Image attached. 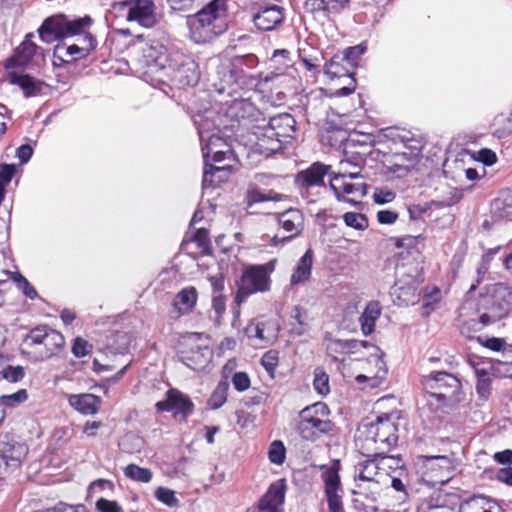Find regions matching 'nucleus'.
<instances>
[{
	"instance_id": "obj_13",
	"label": "nucleus",
	"mask_w": 512,
	"mask_h": 512,
	"mask_svg": "<svg viewBox=\"0 0 512 512\" xmlns=\"http://www.w3.org/2000/svg\"><path fill=\"white\" fill-rule=\"evenodd\" d=\"M347 178L349 176L342 175L341 171L331 174L330 188L339 201L356 205L366 195L367 185L363 182L350 183Z\"/></svg>"
},
{
	"instance_id": "obj_4",
	"label": "nucleus",
	"mask_w": 512,
	"mask_h": 512,
	"mask_svg": "<svg viewBox=\"0 0 512 512\" xmlns=\"http://www.w3.org/2000/svg\"><path fill=\"white\" fill-rule=\"evenodd\" d=\"M296 121L291 114L283 113L273 116L263 127H258V145L267 155L282 150L283 146L294 138Z\"/></svg>"
},
{
	"instance_id": "obj_15",
	"label": "nucleus",
	"mask_w": 512,
	"mask_h": 512,
	"mask_svg": "<svg viewBox=\"0 0 512 512\" xmlns=\"http://www.w3.org/2000/svg\"><path fill=\"white\" fill-rule=\"evenodd\" d=\"M420 149L413 147L409 152H396L386 155L383 160L384 168L396 178L406 176L419 162Z\"/></svg>"
},
{
	"instance_id": "obj_17",
	"label": "nucleus",
	"mask_w": 512,
	"mask_h": 512,
	"mask_svg": "<svg viewBox=\"0 0 512 512\" xmlns=\"http://www.w3.org/2000/svg\"><path fill=\"white\" fill-rule=\"evenodd\" d=\"M28 453V448L22 443L15 442L7 435L0 437V467L18 468Z\"/></svg>"
},
{
	"instance_id": "obj_45",
	"label": "nucleus",
	"mask_w": 512,
	"mask_h": 512,
	"mask_svg": "<svg viewBox=\"0 0 512 512\" xmlns=\"http://www.w3.org/2000/svg\"><path fill=\"white\" fill-rule=\"evenodd\" d=\"M268 458L271 463L281 465L286 459V448L282 441H273L268 450Z\"/></svg>"
},
{
	"instance_id": "obj_47",
	"label": "nucleus",
	"mask_w": 512,
	"mask_h": 512,
	"mask_svg": "<svg viewBox=\"0 0 512 512\" xmlns=\"http://www.w3.org/2000/svg\"><path fill=\"white\" fill-rule=\"evenodd\" d=\"M48 331L45 326L32 329L26 336L25 344L29 347L43 345Z\"/></svg>"
},
{
	"instance_id": "obj_56",
	"label": "nucleus",
	"mask_w": 512,
	"mask_h": 512,
	"mask_svg": "<svg viewBox=\"0 0 512 512\" xmlns=\"http://www.w3.org/2000/svg\"><path fill=\"white\" fill-rule=\"evenodd\" d=\"M324 73L331 79L340 78L346 75L343 66L334 59L330 60V62L325 65Z\"/></svg>"
},
{
	"instance_id": "obj_20",
	"label": "nucleus",
	"mask_w": 512,
	"mask_h": 512,
	"mask_svg": "<svg viewBox=\"0 0 512 512\" xmlns=\"http://www.w3.org/2000/svg\"><path fill=\"white\" fill-rule=\"evenodd\" d=\"M375 457L374 459L366 460L358 464L356 467V480L379 484L383 466L388 461H395V457L393 456L380 455Z\"/></svg>"
},
{
	"instance_id": "obj_38",
	"label": "nucleus",
	"mask_w": 512,
	"mask_h": 512,
	"mask_svg": "<svg viewBox=\"0 0 512 512\" xmlns=\"http://www.w3.org/2000/svg\"><path fill=\"white\" fill-rule=\"evenodd\" d=\"M448 495L436 493L424 499L417 507V512H453L448 506Z\"/></svg>"
},
{
	"instance_id": "obj_34",
	"label": "nucleus",
	"mask_w": 512,
	"mask_h": 512,
	"mask_svg": "<svg viewBox=\"0 0 512 512\" xmlns=\"http://www.w3.org/2000/svg\"><path fill=\"white\" fill-rule=\"evenodd\" d=\"M65 344L63 335L55 330L49 329L46 338L43 343V349H40L37 353L36 360L42 361L52 357L59 349Z\"/></svg>"
},
{
	"instance_id": "obj_11",
	"label": "nucleus",
	"mask_w": 512,
	"mask_h": 512,
	"mask_svg": "<svg viewBox=\"0 0 512 512\" xmlns=\"http://www.w3.org/2000/svg\"><path fill=\"white\" fill-rule=\"evenodd\" d=\"M423 469V480L435 487L446 484L453 477L455 466L447 456H424Z\"/></svg>"
},
{
	"instance_id": "obj_41",
	"label": "nucleus",
	"mask_w": 512,
	"mask_h": 512,
	"mask_svg": "<svg viewBox=\"0 0 512 512\" xmlns=\"http://www.w3.org/2000/svg\"><path fill=\"white\" fill-rule=\"evenodd\" d=\"M3 274L7 277H11L13 281L16 283L19 290L29 299L37 298L38 294L36 289L29 283V281L21 275L19 272H9L3 271Z\"/></svg>"
},
{
	"instance_id": "obj_50",
	"label": "nucleus",
	"mask_w": 512,
	"mask_h": 512,
	"mask_svg": "<svg viewBox=\"0 0 512 512\" xmlns=\"http://www.w3.org/2000/svg\"><path fill=\"white\" fill-rule=\"evenodd\" d=\"M253 110V106L244 100H235L229 107V114L236 116L237 118H245L246 113Z\"/></svg>"
},
{
	"instance_id": "obj_26",
	"label": "nucleus",
	"mask_w": 512,
	"mask_h": 512,
	"mask_svg": "<svg viewBox=\"0 0 512 512\" xmlns=\"http://www.w3.org/2000/svg\"><path fill=\"white\" fill-rule=\"evenodd\" d=\"M217 80L213 87L218 94L232 95L236 91L237 74L229 62L221 63L217 68Z\"/></svg>"
},
{
	"instance_id": "obj_43",
	"label": "nucleus",
	"mask_w": 512,
	"mask_h": 512,
	"mask_svg": "<svg viewBox=\"0 0 512 512\" xmlns=\"http://www.w3.org/2000/svg\"><path fill=\"white\" fill-rule=\"evenodd\" d=\"M228 384L226 382H220L210 398L208 399V405L211 409L220 408L227 399Z\"/></svg>"
},
{
	"instance_id": "obj_37",
	"label": "nucleus",
	"mask_w": 512,
	"mask_h": 512,
	"mask_svg": "<svg viewBox=\"0 0 512 512\" xmlns=\"http://www.w3.org/2000/svg\"><path fill=\"white\" fill-rule=\"evenodd\" d=\"M381 315V306L377 301L369 302L362 312L359 322L364 335H370L375 328V323Z\"/></svg>"
},
{
	"instance_id": "obj_8",
	"label": "nucleus",
	"mask_w": 512,
	"mask_h": 512,
	"mask_svg": "<svg viewBox=\"0 0 512 512\" xmlns=\"http://www.w3.org/2000/svg\"><path fill=\"white\" fill-rule=\"evenodd\" d=\"M92 22L90 16L69 20L63 14H56L44 20L38 29V33L42 41L51 43L55 40L85 33Z\"/></svg>"
},
{
	"instance_id": "obj_64",
	"label": "nucleus",
	"mask_w": 512,
	"mask_h": 512,
	"mask_svg": "<svg viewBox=\"0 0 512 512\" xmlns=\"http://www.w3.org/2000/svg\"><path fill=\"white\" fill-rule=\"evenodd\" d=\"M96 507L100 512H120V507L116 504V502L109 501L106 499H100L96 503Z\"/></svg>"
},
{
	"instance_id": "obj_5",
	"label": "nucleus",
	"mask_w": 512,
	"mask_h": 512,
	"mask_svg": "<svg viewBox=\"0 0 512 512\" xmlns=\"http://www.w3.org/2000/svg\"><path fill=\"white\" fill-rule=\"evenodd\" d=\"M276 263V259H271L265 264L250 265L244 269L235 297L238 305L252 294L265 293L270 290L271 274L275 271Z\"/></svg>"
},
{
	"instance_id": "obj_59",
	"label": "nucleus",
	"mask_w": 512,
	"mask_h": 512,
	"mask_svg": "<svg viewBox=\"0 0 512 512\" xmlns=\"http://www.w3.org/2000/svg\"><path fill=\"white\" fill-rule=\"evenodd\" d=\"M277 363L278 354L273 350L266 352L261 358V364L268 372H272L276 368Z\"/></svg>"
},
{
	"instance_id": "obj_25",
	"label": "nucleus",
	"mask_w": 512,
	"mask_h": 512,
	"mask_svg": "<svg viewBox=\"0 0 512 512\" xmlns=\"http://www.w3.org/2000/svg\"><path fill=\"white\" fill-rule=\"evenodd\" d=\"M329 166L321 163H314L306 170L300 171L296 175V183L301 188H309L312 186H320L323 184L324 176L333 174L329 172Z\"/></svg>"
},
{
	"instance_id": "obj_16",
	"label": "nucleus",
	"mask_w": 512,
	"mask_h": 512,
	"mask_svg": "<svg viewBox=\"0 0 512 512\" xmlns=\"http://www.w3.org/2000/svg\"><path fill=\"white\" fill-rule=\"evenodd\" d=\"M303 215L297 209H289L278 215L279 231L273 237L274 245L283 243L298 236L303 229Z\"/></svg>"
},
{
	"instance_id": "obj_19",
	"label": "nucleus",
	"mask_w": 512,
	"mask_h": 512,
	"mask_svg": "<svg viewBox=\"0 0 512 512\" xmlns=\"http://www.w3.org/2000/svg\"><path fill=\"white\" fill-rule=\"evenodd\" d=\"M284 10L276 4L260 5L253 14V23L257 29L272 31L284 20Z\"/></svg>"
},
{
	"instance_id": "obj_55",
	"label": "nucleus",
	"mask_w": 512,
	"mask_h": 512,
	"mask_svg": "<svg viewBox=\"0 0 512 512\" xmlns=\"http://www.w3.org/2000/svg\"><path fill=\"white\" fill-rule=\"evenodd\" d=\"M291 316L297 322V324L300 326V329L296 330V333L298 335L303 334L307 329V324H306L307 313H306V311L303 308H301L300 306H295L292 310Z\"/></svg>"
},
{
	"instance_id": "obj_42",
	"label": "nucleus",
	"mask_w": 512,
	"mask_h": 512,
	"mask_svg": "<svg viewBox=\"0 0 512 512\" xmlns=\"http://www.w3.org/2000/svg\"><path fill=\"white\" fill-rule=\"evenodd\" d=\"M124 474L128 478L142 483H148L152 479V472L150 469L139 467L135 464H129L124 469Z\"/></svg>"
},
{
	"instance_id": "obj_60",
	"label": "nucleus",
	"mask_w": 512,
	"mask_h": 512,
	"mask_svg": "<svg viewBox=\"0 0 512 512\" xmlns=\"http://www.w3.org/2000/svg\"><path fill=\"white\" fill-rule=\"evenodd\" d=\"M15 173V166L5 164L0 169V187L4 188L11 182Z\"/></svg>"
},
{
	"instance_id": "obj_28",
	"label": "nucleus",
	"mask_w": 512,
	"mask_h": 512,
	"mask_svg": "<svg viewBox=\"0 0 512 512\" xmlns=\"http://www.w3.org/2000/svg\"><path fill=\"white\" fill-rule=\"evenodd\" d=\"M271 62L274 65V70L264 77L266 81L283 77L286 74L291 75V72L295 70L290 59V52L286 49L276 50L271 58Z\"/></svg>"
},
{
	"instance_id": "obj_7",
	"label": "nucleus",
	"mask_w": 512,
	"mask_h": 512,
	"mask_svg": "<svg viewBox=\"0 0 512 512\" xmlns=\"http://www.w3.org/2000/svg\"><path fill=\"white\" fill-rule=\"evenodd\" d=\"M146 69L144 80L150 85L158 87L167 83L170 73L167 71L170 55L167 47L158 40H150L142 48Z\"/></svg>"
},
{
	"instance_id": "obj_39",
	"label": "nucleus",
	"mask_w": 512,
	"mask_h": 512,
	"mask_svg": "<svg viewBox=\"0 0 512 512\" xmlns=\"http://www.w3.org/2000/svg\"><path fill=\"white\" fill-rule=\"evenodd\" d=\"M230 168V163L224 164L223 166H213L205 163L202 181L203 188L214 186L216 183L223 181L229 174Z\"/></svg>"
},
{
	"instance_id": "obj_10",
	"label": "nucleus",
	"mask_w": 512,
	"mask_h": 512,
	"mask_svg": "<svg viewBox=\"0 0 512 512\" xmlns=\"http://www.w3.org/2000/svg\"><path fill=\"white\" fill-rule=\"evenodd\" d=\"M167 71L170 75L165 85L170 82L178 88L195 86L200 78L197 63L193 58L181 52H173L170 55Z\"/></svg>"
},
{
	"instance_id": "obj_40",
	"label": "nucleus",
	"mask_w": 512,
	"mask_h": 512,
	"mask_svg": "<svg viewBox=\"0 0 512 512\" xmlns=\"http://www.w3.org/2000/svg\"><path fill=\"white\" fill-rule=\"evenodd\" d=\"M171 396L173 410L176 413L182 414L183 417H187L192 413L194 405L187 396L174 389H171Z\"/></svg>"
},
{
	"instance_id": "obj_32",
	"label": "nucleus",
	"mask_w": 512,
	"mask_h": 512,
	"mask_svg": "<svg viewBox=\"0 0 512 512\" xmlns=\"http://www.w3.org/2000/svg\"><path fill=\"white\" fill-rule=\"evenodd\" d=\"M89 41V47H79L75 44L66 45L65 43H59L55 46L57 48V55L64 56L71 62L85 58L88 56L91 49L96 46V40L92 35L87 36Z\"/></svg>"
},
{
	"instance_id": "obj_24",
	"label": "nucleus",
	"mask_w": 512,
	"mask_h": 512,
	"mask_svg": "<svg viewBox=\"0 0 512 512\" xmlns=\"http://www.w3.org/2000/svg\"><path fill=\"white\" fill-rule=\"evenodd\" d=\"M216 146H226V142L217 134H212L208 137L207 143L202 144V154L205 163H208L210 157H212V161L215 163L234 161V153L230 148L216 149Z\"/></svg>"
},
{
	"instance_id": "obj_35",
	"label": "nucleus",
	"mask_w": 512,
	"mask_h": 512,
	"mask_svg": "<svg viewBox=\"0 0 512 512\" xmlns=\"http://www.w3.org/2000/svg\"><path fill=\"white\" fill-rule=\"evenodd\" d=\"M197 301V291L194 287L182 289L174 298L173 307L177 311V317L189 313Z\"/></svg>"
},
{
	"instance_id": "obj_30",
	"label": "nucleus",
	"mask_w": 512,
	"mask_h": 512,
	"mask_svg": "<svg viewBox=\"0 0 512 512\" xmlns=\"http://www.w3.org/2000/svg\"><path fill=\"white\" fill-rule=\"evenodd\" d=\"M458 512H505V510L496 500L479 496L463 502Z\"/></svg>"
},
{
	"instance_id": "obj_61",
	"label": "nucleus",
	"mask_w": 512,
	"mask_h": 512,
	"mask_svg": "<svg viewBox=\"0 0 512 512\" xmlns=\"http://www.w3.org/2000/svg\"><path fill=\"white\" fill-rule=\"evenodd\" d=\"M304 8L309 13L325 12L327 14L326 0H306Z\"/></svg>"
},
{
	"instance_id": "obj_18",
	"label": "nucleus",
	"mask_w": 512,
	"mask_h": 512,
	"mask_svg": "<svg viewBox=\"0 0 512 512\" xmlns=\"http://www.w3.org/2000/svg\"><path fill=\"white\" fill-rule=\"evenodd\" d=\"M155 9L152 0H135L129 5L126 19L129 22H137L142 27L151 28L158 23Z\"/></svg>"
},
{
	"instance_id": "obj_3",
	"label": "nucleus",
	"mask_w": 512,
	"mask_h": 512,
	"mask_svg": "<svg viewBox=\"0 0 512 512\" xmlns=\"http://www.w3.org/2000/svg\"><path fill=\"white\" fill-rule=\"evenodd\" d=\"M366 347H371L374 350V352L371 353L367 359L368 367L365 369L366 373L357 375L355 377V380L358 384L367 382V385L370 388H376L384 381L388 372L386 363L383 360V353L378 347L370 345L366 341H358L354 339L332 340L328 344L327 350L330 353H354L358 351L360 348Z\"/></svg>"
},
{
	"instance_id": "obj_23",
	"label": "nucleus",
	"mask_w": 512,
	"mask_h": 512,
	"mask_svg": "<svg viewBox=\"0 0 512 512\" xmlns=\"http://www.w3.org/2000/svg\"><path fill=\"white\" fill-rule=\"evenodd\" d=\"M285 498V482L279 480L270 485L259 501L258 508L264 512H281Z\"/></svg>"
},
{
	"instance_id": "obj_53",
	"label": "nucleus",
	"mask_w": 512,
	"mask_h": 512,
	"mask_svg": "<svg viewBox=\"0 0 512 512\" xmlns=\"http://www.w3.org/2000/svg\"><path fill=\"white\" fill-rule=\"evenodd\" d=\"M395 197V192L387 188H377L373 194L374 202L381 205L392 202Z\"/></svg>"
},
{
	"instance_id": "obj_29",
	"label": "nucleus",
	"mask_w": 512,
	"mask_h": 512,
	"mask_svg": "<svg viewBox=\"0 0 512 512\" xmlns=\"http://www.w3.org/2000/svg\"><path fill=\"white\" fill-rule=\"evenodd\" d=\"M8 81L12 85H18L26 97L37 96L42 92L44 83L40 80L34 79L33 77L26 74H18L16 72H10L8 74Z\"/></svg>"
},
{
	"instance_id": "obj_2",
	"label": "nucleus",
	"mask_w": 512,
	"mask_h": 512,
	"mask_svg": "<svg viewBox=\"0 0 512 512\" xmlns=\"http://www.w3.org/2000/svg\"><path fill=\"white\" fill-rule=\"evenodd\" d=\"M397 427L388 415L378 416L374 421H363L356 432L355 442L363 454L380 456L388 452L397 442Z\"/></svg>"
},
{
	"instance_id": "obj_58",
	"label": "nucleus",
	"mask_w": 512,
	"mask_h": 512,
	"mask_svg": "<svg viewBox=\"0 0 512 512\" xmlns=\"http://www.w3.org/2000/svg\"><path fill=\"white\" fill-rule=\"evenodd\" d=\"M232 383L237 391H245L250 386V378L244 372H237L232 377Z\"/></svg>"
},
{
	"instance_id": "obj_52",
	"label": "nucleus",
	"mask_w": 512,
	"mask_h": 512,
	"mask_svg": "<svg viewBox=\"0 0 512 512\" xmlns=\"http://www.w3.org/2000/svg\"><path fill=\"white\" fill-rule=\"evenodd\" d=\"M24 375V368L21 366H7L2 372L3 378L13 383L22 380Z\"/></svg>"
},
{
	"instance_id": "obj_54",
	"label": "nucleus",
	"mask_w": 512,
	"mask_h": 512,
	"mask_svg": "<svg viewBox=\"0 0 512 512\" xmlns=\"http://www.w3.org/2000/svg\"><path fill=\"white\" fill-rule=\"evenodd\" d=\"M193 240L198 244L199 248L203 253H209L210 241L208 237V231L204 228L196 230Z\"/></svg>"
},
{
	"instance_id": "obj_49",
	"label": "nucleus",
	"mask_w": 512,
	"mask_h": 512,
	"mask_svg": "<svg viewBox=\"0 0 512 512\" xmlns=\"http://www.w3.org/2000/svg\"><path fill=\"white\" fill-rule=\"evenodd\" d=\"M156 498L169 507H175L178 505V499L175 492L171 489L159 487L155 492Z\"/></svg>"
},
{
	"instance_id": "obj_48",
	"label": "nucleus",
	"mask_w": 512,
	"mask_h": 512,
	"mask_svg": "<svg viewBox=\"0 0 512 512\" xmlns=\"http://www.w3.org/2000/svg\"><path fill=\"white\" fill-rule=\"evenodd\" d=\"M313 384L316 391L321 395H326L330 391L329 376L322 369L315 370Z\"/></svg>"
},
{
	"instance_id": "obj_6",
	"label": "nucleus",
	"mask_w": 512,
	"mask_h": 512,
	"mask_svg": "<svg viewBox=\"0 0 512 512\" xmlns=\"http://www.w3.org/2000/svg\"><path fill=\"white\" fill-rule=\"evenodd\" d=\"M295 428L303 440L311 442L329 433L332 430V423L328 419L327 406L318 402L302 409Z\"/></svg>"
},
{
	"instance_id": "obj_51",
	"label": "nucleus",
	"mask_w": 512,
	"mask_h": 512,
	"mask_svg": "<svg viewBox=\"0 0 512 512\" xmlns=\"http://www.w3.org/2000/svg\"><path fill=\"white\" fill-rule=\"evenodd\" d=\"M28 399V393L25 389H20L15 393L2 395L0 400L5 406L13 407L17 404L23 403Z\"/></svg>"
},
{
	"instance_id": "obj_62",
	"label": "nucleus",
	"mask_w": 512,
	"mask_h": 512,
	"mask_svg": "<svg viewBox=\"0 0 512 512\" xmlns=\"http://www.w3.org/2000/svg\"><path fill=\"white\" fill-rule=\"evenodd\" d=\"M325 100V92L323 89L311 91L307 96V106L317 108L318 105L323 104Z\"/></svg>"
},
{
	"instance_id": "obj_36",
	"label": "nucleus",
	"mask_w": 512,
	"mask_h": 512,
	"mask_svg": "<svg viewBox=\"0 0 512 512\" xmlns=\"http://www.w3.org/2000/svg\"><path fill=\"white\" fill-rule=\"evenodd\" d=\"M313 265V252L308 249L304 255L299 259L296 268L291 275V285H297L306 282L311 276V270Z\"/></svg>"
},
{
	"instance_id": "obj_21",
	"label": "nucleus",
	"mask_w": 512,
	"mask_h": 512,
	"mask_svg": "<svg viewBox=\"0 0 512 512\" xmlns=\"http://www.w3.org/2000/svg\"><path fill=\"white\" fill-rule=\"evenodd\" d=\"M280 331L278 322L274 319L265 321H252L245 328L246 335L251 339H257L265 345L272 344Z\"/></svg>"
},
{
	"instance_id": "obj_63",
	"label": "nucleus",
	"mask_w": 512,
	"mask_h": 512,
	"mask_svg": "<svg viewBox=\"0 0 512 512\" xmlns=\"http://www.w3.org/2000/svg\"><path fill=\"white\" fill-rule=\"evenodd\" d=\"M477 160L484 165L490 166L497 161V156L492 150L483 148L478 151Z\"/></svg>"
},
{
	"instance_id": "obj_31",
	"label": "nucleus",
	"mask_w": 512,
	"mask_h": 512,
	"mask_svg": "<svg viewBox=\"0 0 512 512\" xmlns=\"http://www.w3.org/2000/svg\"><path fill=\"white\" fill-rule=\"evenodd\" d=\"M32 38V33H28L25 36L24 41L16 48L14 55L10 59L9 66H25L31 61L38 49V46L31 40Z\"/></svg>"
},
{
	"instance_id": "obj_1",
	"label": "nucleus",
	"mask_w": 512,
	"mask_h": 512,
	"mask_svg": "<svg viewBox=\"0 0 512 512\" xmlns=\"http://www.w3.org/2000/svg\"><path fill=\"white\" fill-rule=\"evenodd\" d=\"M187 26L195 43H207L223 34L228 28L227 0H212L187 17Z\"/></svg>"
},
{
	"instance_id": "obj_33",
	"label": "nucleus",
	"mask_w": 512,
	"mask_h": 512,
	"mask_svg": "<svg viewBox=\"0 0 512 512\" xmlns=\"http://www.w3.org/2000/svg\"><path fill=\"white\" fill-rule=\"evenodd\" d=\"M213 116V111H206L204 115L198 114L194 117L201 144L207 143L208 137L220 130V124L216 123Z\"/></svg>"
},
{
	"instance_id": "obj_57",
	"label": "nucleus",
	"mask_w": 512,
	"mask_h": 512,
	"mask_svg": "<svg viewBox=\"0 0 512 512\" xmlns=\"http://www.w3.org/2000/svg\"><path fill=\"white\" fill-rule=\"evenodd\" d=\"M91 351V345L86 341L84 340L83 338H76L74 340V343H73V346H72V353L76 356V357H84L86 355H88Z\"/></svg>"
},
{
	"instance_id": "obj_27",
	"label": "nucleus",
	"mask_w": 512,
	"mask_h": 512,
	"mask_svg": "<svg viewBox=\"0 0 512 512\" xmlns=\"http://www.w3.org/2000/svg\"><path fill=\"white\" fill-rule=\"evenodd\" d=\"M68 402L75 410L84 415H94L98 412L101 400L98 396L90 393L71 394Z\"/></svg>"
},
{
	"instance_id": "obj_14",
	"label": "nucleus",
	"mask_w": 512,
	"mask_h": 512,
	"mask_svg": "<svg viewBox=\"0 0 512 512\" xmlns=\"http://www.w3.org/2000/svg\"><path fill=\"white\" fill-rule=\"evenodd\" d=\"M423 385L431 390V395L441 400L453 397L460 389L457 377L447 372L430 373L423 376Z\"/></svg>"
},
{
	"instance_id": "obj_46",
	"label": "nucleus",
	"mask_w": 512,
	"mask_h": 512,
	"mask_svg": "<svg viewBox=\"0 0 512 512\" xmlns=\"http://www.w3.org/2000/svg\"><path fill=\"white\" fill-rule=\"evenodd\" d=\"M348 227L363 231L368 227V219L365 215L355 212H347L342 216Z\"/></svg>"
},
{
	"instance_id": "obj_22",
	"label": "nucleus",
	"mask_w": 512,
	"mask_h": 512,
	"mask_svg": "<svg viewBox=\"0 0 512 512\" xmlns=\"http://www.w3.org/2000/svg\"><path fill=\"white\" fill-rule=\"evenodd\" d=\"M353 141H348L344 148V158L339 162V170L342 175H348L349 179L360 177V172L365 164L366 152L353 151Z\"/></svg>"
},
{
	"instance_id": "obj_12",
	"label": "nucleus",
	"mask_w": 512,
	"mask_h": 512,
	"mask_svg": "<svg viewBox=\"0 0 512 512\" xmlns=\"http://www.w3.org/2000/svg\"><path fill=\"white\" fill-rule=\"evenodd\" d=\"M321 468L324 470L322 479L325 484L329 512H345L342 501L343 490L339 476L340 462L334 461L331 466H322Z\"/></svg>"
},
{
	"instance_id": "obj_44",
	"label": "nucleus",
	"mask_w": 512,
	"mask_h": 512,
	"mask_svg": "<svg viewBox=\"0 0 512 512\" xmlns=\"http://www.w3.org/2000/svg\"><path fill=\"white\" fill-rule=\"evenodd\" d=\"M477 377L476 390L482 399H487L490 394L491 379L489 373L484 369L475 370Z\"/></svg>"
},
{
	"instance_id": "obj_9",
	"label": "nucleus",
	"mask_w": 512,
	"mask_h": 512,
	"mask_svg": "<svg viewBox=\"0 0 512 512\" xmlns=\"http://www.w3.org/2000/svg\"><path fill=\"white\" fill-rule=\"evenodd\" d=\"M397 280L392 294L399 305H415L420 299V285L423 278L416 266H402L397 269Z\"/></svg>"
}]
</instances>
